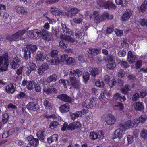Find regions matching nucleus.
Here are the masks:
<instances>
[{"mask_svg": "<svg viewBox=\"0 0 147 147\" xmlns=\"http://www.w3.org/2000/svg\"><path fill=\"white\" fill-rule=\"evenodd\" d=\"M59 109L61 113H66L69 111L70 106L68 104H64L61 105L59 107Z\"/></svg>", "mask_w": 147, "mask_h": 147, "instance_id": "obj_26", "label": "nucleus"}, {"mask_svg": "<svg viewBox=\"0 0 147 147\" xmlns=\"http://www.w3.org/2000/svg\"><path fill=\"white\" fill-rule=\"evenodd\" d=\"M135 110L139 111H142L144 109V105L142 102H136L133 104Z\"/></svg>", "mask_w": 147, "mask_h": 147, "instance_id": "obj_25", "label": "nucleus"}, {"mask_svg": "<svg viewBox=\"0 0 147 147\" xmlns=\"http://www.w3.org/2000/svg\"><path fill=\"white\" fill-rule=\"evenodd\" d=\"M115 31L116 35L119 36H121L123 35V31L122 30L116 28L115 29Z\"/></svg>", "mask_w": 147, "mask_h": 147, "instance_id": "obj_58", "label": "nucleus"}, {"mask_svg": "<svg viewBox=\"0 0 147 147\" xmlns=\"http://www.w3.org/2000/svg\"><path fill=\"white\" fill-rule=\"evenodd\" d=\"M57 75L55 74H53L50 76L47 77L46 79V81L48 83H50L52 82H55L57 79Z\"/></svg>", "mask_w": 147, "mask_h": 147, "instance_id": "obj_33", "label": "nucleus"}, {"mask_svg": "<svg viewBox=\"0 0 147 147\" xmlns=\"http://www.w3.org/2000/svg\"><path fill=\"white\" fill-rule=\"evenodd\" d=\"M58 55V51L57 50H53L50 53V55L52 57H55Z\"/></svg>", "mask_w": 147, "mask_h": 147, "instance_id": "obj_54", "label": "nucleus"}, {"mask_svg": "<svg viewBox=\"0 0 147 147\" xmlns=\"http://www.w3.org/2000/svg\"><path fill=\"white\" fill-rule=\"evenodd\" d=\"M109 17V15L108 13L98 14L95 16L94 18V20L95 22L97 23L108 18Z\"/></svg>", "mask_w": 147, "mask_h": 147, "instance_id": "obj_14", "label": "nucleus"}, {"mask_svg": "<svg viewBox=\"0 0 147 147\" xmlns=\"http://www.w3.org/2000/svg\"><path fill=\"white\" fill-rule=\"evenodd\" d=\"M130 90V87L128 84H126L123 88L121 89L122 92L125 94H127Z\"/></svg>", "mask_w": 147, "mask_h": 147, "instance_id": "obj_37", "label": "nucleus"}, {"mask_svg": "<svg viewBox=\"0 0 147 147\" xmlns=\"http://www.w3.org/2000/svg\"><path fill=\"white\" fill-rule=\"evenodd\" d=\"M2 122L3 124L6 123L9 119V114L7 113H3L2 115Z\"/></svg>", "mask_w": 147, "mask_h": 147, "instance_id": "obj_38", "label": "nucleus"}, {"mask_svg": "<svg viewBox=\"0 0 147 147\" xmlns=\"http://www.w3.org/2000/svg\"><path fill=\"white\" fill-rule=\"evenodd\" d=\"M75 61L74 59L71 57H68L67 60H66V62L67 64H71L73 63H74Z\"/></svg>", "mask_w": 147, "mask_h": 147, "instance_id": "obj_60", "label": "nucleus"}, {"mask_svg": "<svg viewBox=\"0 0 147 147\" xmlns=\"http://www.w3.org/2000/svg\"><path fill=\"white\" fill-rule=\"evenodd\" d=\"M123 130L120 129H116L112 135V138L113 139L118 138L121 139L123 136Z\"/></svg>", "mask_w": 147, "mask_h": 147, "instance_id": "obj_21", "label": "nucleus"}, {"mask_svg": "<svg viewBox=\"0 0 147 147\" xmlns=\"http://www.w3.org/2000/svg\"><path fill=\"white\" fill-rule=\"evenodd\" d=\"M101 49L99 48H92L91 47L89 48V49L88 50V52L89 54H92L93 55H95L98 54L99 51Z\"/></svg>", "mask_w": 147, "mask_h": 147, "instance_id": "obj_27", "label": "nucleus"}, {"mask_svg": "<svg viewBox=\"0 0 147 147\" xmlns=\"http://www.w3.org/2000/svg\"><path fill=\"white\" fill-rule=\"evenodd\" d=\"M139 120L141 123H143V122L147 119V116L145 114H142L140 117L139 118Z\"/></svg>", "mask_w": 147, "mask_h": 147, "instance_id": "obj_52", "label": "nucleus"}, {"mask_svg": "<svg viewBox=\"0 0 147 147\" xmlns=\"http://www.w3.org/2000/svg\"><path fill=\"white\" fill-rule=\"evenodd\" d=\"M132 11L130 9H127L121 16V19L123 21H127L132 16Z\"/></svg>", "mask_w": 147, "mask_h": 147, "instance_id": "obj_16", "label": "nucleus"}, {"mask_svg": "<svg viewBox=\"0 0 147 147\" xmlns=\"http://www.w3.org/2000/svg\"><path fill=\"white\" fill-rule=\"evenodd\" d=\"M37 49V46L35 45L29 44L27 45L22 50L24 53V57L26 60L31 57V53L34 54Z\"/></svg>", "mask_w": 147, "mask_h": 147, "instance_id": "obj_2", "label": "nucleus"}, {"mask_svg": "<svg viewBox=\"0 0 147 147\" xmlns=\"http://www.w3.org/2000/svg\"><path fill=\"white\" fill-rule=\"evenodd\" d=\"M45 58V56L43 53H38L36 56V59L38 61H43Z\"/></svg>", "mask_w": 147, "mask_h": 147, "instance_id": "obj_40", "label": "nucleus"}, {"mask_svg": "<svg viewBox=\"0 0 147 147\" xmlns=\"http://www.w3.org/2000/svg\"><path fill=\"white\" fill-rule=\"evenodd\" d=\"M89 74L88 72H86L83 75L84 81V82L86 83L88 80L89 79Z\"/></svg>", "mask_w": 147, "mask_h": 147, "instance_id": "obj_53", "label": "nucleus"}, {"mask_svg": "<svg viewBox=\"0 0 147 147\" xmlns=\"http://www.w3.org/2000/svg\"><path fill=\"white\" fill-rule=\"evenodd\" d=\"M69 73V75H71L73 76H75L78 77L81 76L82 74V72L79 69H70Z\"/></svg>", "mask_w": 147, "mask_h": 147, "instance_id": "obj_23", "label": "nucleus"}, {"mask_svg": "<svg viewBox=\"0 0 147 147\" xmlns=\"http://www.w3.org/2000/svg\"><path fill=\"white\" fill-rule=\"evenodd\" d=\"M44 131L39 130L36 133L38 138L40 141H43L44 140Z\"/></svg>", "mask_w": 147, "mask_h": 147, "instance_id": "obj_39", "label": "nucleus"}, {"mask_svg": "<svg viewBox=\"0 0 147 147\" xmlns=\"http://www.w3.org/2000/svg\"><path fill=\"white\" fill-rule=\"evenodd\" d=\"M95 85L97 86L102 88L103 87L105 84L103 81H100L98 80L96 82Z\"/></svg>", "mask_w": 147, "mask_h": 147, "instance_id": "obj_51", "label": "nucleus"}, {"mask_svg": "<svg viewBox=\"0 0 147 147\" xmlns=\"http://www.w3.org/2000/svg\"><path fill=\"white\" fill-rule=\"evenodd\" d=\"M89 72L92 76L95 77L99 74V69L97 68H92L90 69Z\"/></svg>", "mask_w": 147, "mask_h": 147, "instance_id": "obj_35", "label": "nucleus"}, {"mask_svg": "<svg viewBox=\"0 0 147 147\" xmlns=\"http://www.w3.org/2000/svg\"><path fill=\"white\" fill-rule=\"evenodd\" d=\"M61 26L63 32L65 34L67 35V36H65L63 37H62V36H61V38L63 39L64 40H65L66 41L71 42H74L75 41L74 39L71 37L70 36H73L74 35H75L76 38L82 39V37L81 35V32H79L78 33H77V32H76L74 33L73 31L67 28L65 24L62 23Z\"/></svg>", "mask_w": 147, "mask_h": 147, "instance_id": "obj_1", "label": "nucleus"}, {"mask_svg": "<svg viewBox=\"0 0 147 147\" xmlns=\"http://www.w3.org/2000/svg\"><path fill=\"white\" fill-rule=\"evenodd\" d=\"M44 105L46 109H50L51 108V104L49 100L45 99L43 102Z\"/></svg>", "mask_w": 147, "mask_h": 147, "instance_id": "obj_44", "label": "nucleus"}, {"mask_svg": "<svg viewBox=\"0 0 147 147\" xmlns=\"http://www.w3.org/2000/svg\"><path fill=\"white\" fill-rule=\"evenodd\" d=\"M36 82L33 81H30L28 82L27 85V88L28 90H32L34 88L33 85L34 86Z\"/></svg>", "mask_w": 147, "mask_h": 147, "instance_id": "obj_47", "label": "nucleus"}, {"mask_svg": "<svg viewBox=\"0 0 147 147\" xmlns=\"http://www.w3.org/2000/svg\"><path fill=\"white\" fill-rule=\"evenodd\" d=\"M57 98L61 101L68 103H71L72 102V98L65 94L63 93L59 95Z\"/></svg>", "mask_w": 147, "mask_h": 147, "instance_id": "obj_9", "label": "nucleus"}, {"mask_svg": "<svg viewBox=\"0 0 147 147\" xmlns=\"http://www.w3.org/2000/svg\"><path fill=\"white\" fill-rule=\"evenodd\" d=\"M37 67L35 63L33 62H30L28 64L27 70L26 72V74L27 76H29L32 71L36 70Z\"/></svg>", "mask_w": 147, "mask_h": 147, "instance_id": "obj_15", "label": "nucleus"}, {"mask_svg": "<svg viewBox=\"0 0 147 147\" xmlns=\"http://www.w3.org/2000/svg\"><path fill=\"white\" fill-rule=\"evenodd\" d=\"M94 103L96 105V103H95L94 98H90V99H87L84 102L83 105V107L84 108L89 109L92 107Z\"/></svg>", "mask_w": 147, "mask_h": 147, "instance_id": "obj_12", "label": "nucleus"}, {"mask_svg": "<svg viewBox=\"0 0 147 147\" xmlns=\"http://www.w3.org/2000/svg\"><path fill=\"white\" fill-rule=\"evenodd\" d=\"M59 125L58 122L56 121L51 122L49 125V127L51 129H54L57 128V127Z\"/></svg>", "mask_w": 147, "mask_h": 147, "instance_id": "obj_45", "label": "nucleus"}, {"mask_svg": "<svg viewBox=\"0 0 147 147\" xmlns=\"http://www.w3.org/2000/svg\"><path fill=\"white\" fill-rule=\"evenodd\" d=\"M89 136L90 139L94 141L95 140L98 139V136L97 132L94 131L90 132Z\"/></svg>", "mask_w": 147, "mask_h": 147, "instance_id": "obj_36", "label": "nucleus"}, {"mask_svg": "<svg viewBox=\"0 0 147 147\" xmlns=\"http://www.w3.org/2000/svg\"><path fill=\"white\" fill-rule=\"evenodd\" d=\"M140 96L139 93H134L132 98V100L134 101H136L139 98Z\"/></svg>", "mask_w": 147, "mask_h": 147, "instance_id": "obj_61", "label": "nucleus"}, {"mask_svg": "<svg viewBox=\"0 0 147 147\" xmlns=\"http://www.w3.org/2000/svg\"><path fill=\"white\" fill-rule=\"evenodd\" d=\"M16 12L18 14L24 15L28 13L27 9L25 7L20 5H17L15 7Z\"/></svg>", "mask_w": 147, "mask_h": 147, "instance_id": "obj_13", "label": "nucleus"}, {"mask_svg": "<svg viewBox=\"0 0 147 147\" xmlns=\"http://www.w3.org/2000/svg\"><path fill=\"white\" fill-rule=\"evenodd\" d=\"M40 32V36L45 41L49 42L53 40V37L51 34L46 30L43 29Z\"/></svg>", "mask_w": 147, "mask_h": 147, "instance_id": "obj_6", "label": "nucleus"}, {"mask_svg": "<svg viewBox=\"0 0 147 147\" xmlns=\"http://www.w3.org/2000/svg\"><path fill=\"white\" fill-rule=\"evenodd\" d=\"M100 6L104 7L105 8H110L113 7V6L116 7L115 6L111 3H110L109 1L105 2L102 0H101L99 4Z\"/></svg>", "mask_w": 147, "mask_h": 147, "instance_id": "obj_22", "label": "nucleus"}, {"mask_svg": "<svg viewBox=\"0 0 147 147\" xmlns=\"http://www.w3.org/2000/svg\"><path fill=\"white\" fill-rule=\"evenodd\" d=\"M40 32L36 30H30L28 32L29 38L32 39H37L40 36Z\"/></svg>", "mask_w": 147, "mask_h": 147, "instance_id": "obj_8", "label": "nucleus"}, {"mask_svg": "<svg viewBox=\"0 0 147 147\" xmlns=\"http://www.w3.org/2000/svg\"><path fill=\"white\" fill-rule=\"evenodd\" d=\"M118 63L123 68H126L129 66L127 62L125 61L119 60L118 62Z\"/></svg>", "mask_w": 147, "mask_h": 147, "instance_id": "obj_41", "label": "nucleus"}, {"mask_svg": "<svg viewBox=\"0 0 147 147\" xmlns=\"http://www.w3.org/2000/svg\"><path fill=\"white\" fill-rule=\"evenodd\" d=\"M140 24L142 26H146L147 27V20L145 19H142L140 20Z\"/></svg>", "mask_w": 147, "mask_h": 147, "instance_id": "obj_62", "label": "nucleus"}, {"mask_svg": "<svg viewBox=\"0 0 147 147\" xmlns=\"http://www.w3.org/2000/svg\"><path fill=\"white\" fill-rule=\"evenodd\" d=\"M117 83L115 79H113L111 80V82H110L109 83H108L110 88L111 89L112 87L114 86Z\"/></svg>", "mask_w": 147, "mask_h": 147, "instance_id": "obj_59", "label": "nucleus"}, {"mask_svg": "<svg viewBox=\"0 0 147 147\" xmlns=\"http://www.w3.org/2000/svg\"><path fill=\"white\" fill-rule=\"evenodd\" d=\"M127 42V40H124L121 42V45L123 48L126 49L129 47V44Z\"/></svg>", "mask_w": 147, "mask_h": 147, "instance_id": "obj_57", "label": "nucleus"}, {"mask_svg": "<svg viewBox=\"0 0 147 147\" xmlns=\"http://www.w3.org/2000/svg\"><path fill=\"white\" fill-rule=\"evenodd\" d=\"M131 123L130 120H128L124 124H121L120 125V127L123 128L124 130L128 129L130 127Z\"/></svg>", "mask_w": 147, "mask_h": 147, "instance_id": "obj_34", "label": "nucleus"}, {"mask_svg": "<svg viewBox=\"0 0 147 147\" xmlns=\"http://www.w3.org/2000/svg\"><path fill=\"white\" fill-rule=\"evenodd\" d=\"M116 4L121 5V6H126L127 2L126 0H115Z\"/></svg>", "mask_w": 147, "mask_h": 147, "instance_id": "obj_46", "label": "nucleus"}, {"mask_svg": "<svg viewBox=\"0 0 147 147\" xmlns=\"http://www.w3.org/2000/svg\"><path fill=\"white\" fill-rule=\"evenodd\" d=\"M49 67V66L46 63H44L39 67L38 71V73L40 75H42L44 72L47 70Z\"/></svg>", "mask_w": 147, "mask_h": 147, "instance_id": "obj_24", "label": "nucleus"}, {"mask_svg": "<svg viewBox=\"0 0 147 147\" xmlns=\"http://www.w3.org/2000/svg\"><path fill=\"white\" fill-rule=\"evenodd\" d=\"M82 113L81 111H77L73 113L71 116V119L74 121L75 119L82 116Z\"/></svg>", "mask_w": 147, "mask_h": 147, "instance_id": "obj_43", "label": "nucleus"}, {"mask_svg": "<svg viewBox=\"0 0 147 147\" xmlns=\"http://www.w3.org/2000/svg\"><path fill=\"white\" fill-rule=\"evenodd\" d=\"M67 76V82L69 85L71 86L74 88L78 89L80 87V82L74 76L69 75Z\"/></svg>", "mask_w": 147, "mask_h": 147, "instance_id": "obj_4", "label": "nucleus"}, {"mask_svg": "<svg viewBox=\"0 0 147 147\" xmlns=\"http://www.w3.org/2000/svg\"><path fill=\"white\" fill-rule=\"evenodd\" d=\"M6 7L5 5L0 4V16L6 19L8 17L9 15L6 12Z\"/></svg>", "mask_w": 147, "mask_h": 147, "instance_id": "obj_17", "label": "nucleus"}, {"mask_svg": "<svg viewBox=\"0 0 147 147\" xmlns=\"http://www.w3.org/2000/svg\"><path fill=\"white\" fill-rule=\"evenodd\" d=\"M142 65V61L141 60L137 61L135 64V68L137 69H140Z\"/></svg>", "mask_w": 147, "mask_h": 147, "instance_id": "obj_55", "label": "nucleus"}, {"mask_svg": "<svg viewBox=\"0 0 147 147\" xmlns=\"http://www.w3.org/2000/svg\"><path fill=\"white\" fill-rule=\"evenodd\" d=\"M43 93L47 95H50L52 93V90L49 88H47L46 87L44 86L43 89Z\"/></svg>", "mask_w": 147, "mask_h": 147, "instance_id": "obj_49", "label": "nucleus"}, {"mask_svg": "<svg viewBox=\"0 0 147 147\" xmlns=\"http://www.w3.org/2000/svg\"><path fill=\"white\" fill-rule=\"evenodd\" d=\"M141 136L144 139H147V132L145 130H143L141 131Z\"/></svg>", "mask_w": 147, "mask_h": 147, "instance_id": "obj_64", "label": "nucleus"}, {"mask_svg": "<svg viewBox=\"0 0 147 147\" xmlns=\"http://www.w3.org/2000/svg\"><path fill=\"white\" fill-rule=\"evenodd\" d=\"M70 125V129L71 130H74L75 129L79 128L81 126V123L80 122L78 121L71 123Z\"/></svg>", "mask_w": 147, "mask_h": 147, "instance_id": "obj_30", "label": "nucleus"}, {"mask_svg": "<svg viewBox=\"0 0 147 147\" xmlns=\"http://www.w3.org/2000/svg\"><path fill=\"white\" fill-rule=\"evenodd\" d=\"M135 56L133 55L132 52L129 51L127 54V60L129 63L130 64L133 63L135 60Z\"/></svg>", "mask_w": 147, "mask_h": 147, "instance_id": "obj_28", "label": "nucleus"}, {"mask_svg": "<svg viewBox=\"0 0 147 147\" xmlns=\"http://www.w3.org/2000/svg\"><path fill=\"white\" fill-rule=\"evenodd\" d=\"M116 121L115 119L113 116H109L106 119V123L109 125H111L115 123Z\"/></svg>", "mask_w": 147, "mask_h": 147, "instance_id": "obj_31", "label": "nucleus"}, {"mask_svg": "<svg viewBox=\"0 0 147 147\" xmlns=\"http://www.w3.org/2000/svg\"><path fill=\"white\" fill-rule=\"evenodd\" d=\"M113 99L116 100H119L121 102H124L126 98L125 96H121L119 93L117 92L114 95Z\"/></svg>", "mask_w": 147, "mask_h": 147, "instance_id": "obj_29", "label": "nucleus"}, {"mask_svg": "<svg viewBox=\"0 0 147 147\" xmlns=\"http://www.w3.org/2000/svg\"><path fill=\"white\" fill-rule=\"evenodd\" d=\"M26 108L28 110L36 111L40 109V106L37 102H31L26 105Z\"/></svg>", "mask_w": 147, "mask_h": 147, "instance_id": "obj_7", "label": "nucleus"}, {"mask_svg": "<svg viewBox=\"0 0 147 147\" xmlns=\"http://www.w3.org/2000/svg\"><path fill=\"white\" fill-rule=\"evenodd\" d=\"M70 124L68 125L67 122H64L63 127H61V130L63 131H65L66 130H70Z\"/></svg>", "mask_w": 147, "mask_h": 147, "instance_id": "obj_48", "label": "nucleus"}, {"mask_svg": "<svg viewBox=\"0 0 147 147\" xmlns=\"http://www.w3.org/2000/svg\"><path fill=\"white\" fill-rule=\"evenodd\" d=\"M50 11L51 13L53 15H63L64 14V13L63 12L61 11L59 9L56 8L54 7H51Z\"/></svg>", "mask_w": 147, "mask_h": 147, "instance_id": "obj_18", "label": "nucleus"}, {"mask_svg": "<svg viewBox=\"0 0 147 147\" xmlns=\"http://www.w3.org/2000/svg\"><path fill=\"white\" fill-rule=\"evenodd\" d=\"M61 62L59 58L57 56L54 59L50 60V63L52 65H57Z\"/></svg>", "mask_w": 147, "mask_h": 147, "instance_id": "obj_42", "label": "nucleus"}, {"mask_svg": "<svg viewBox=\"0 0 147 147\" xmlns=\"http://www.w3.org/2000/svg\"><path fill=\"white\" fill-rule=\"evenodd\" d=\"M25 93L23 92H20L17 95V97L19 99H22L24 98L25 96Z\"/></svg>", "mask_w": 147, "mask_h": 147, "instance_id": "obj_63", "label": "nucleus"}, {"mask_svg": "<svg viewBox=\"0 0 147 147\" xmlns=\"http://www.w3.org/2000/svg\"><path fill=\"white\" fill-rule=\"evenodd\" d=\"M98 139L100 140H102L104 137V133L102 131H99L97 132Z\"/></svg>", "mask_w": 147, "mask_h": 147, "instance_id": "obj_50", "label": "nucleus"}, {"mask_svg": "<svg viewBox=\"0 0 147 147\" xmlns=\"http://www.w3.org/2000/svg\"><path fill=\"white\" fill-rule=\"evenodd\" d=\"M5 90L6 92L9 94H12L16 90L14 85L12 83L7 85L5 87Z\"/></svg>", "mask_w": 147, "mask_h": 147, "instance_id": "obj_19", "label": "nucleus"}, {"mask_svg": "<svg viewBox=\"0 0 147 147\" xmlns=\"http://www.w3.org/2000/svg\"><path fill=\"white\" fill-rule=\"evenodd\" d=\"M27 139L29 144L32 146L37 147L39 144L38 140L37 138H34L32 135L28 136L27 137Z\"/></svg>", "mask_w": 147, "mask_h": 147, "instance_id": "obj_11", "label": "nucleus"}, {"mask_svg": "<svg viewBox=\"0 0 147 147\" xmlns=\"http://www.w3.org/2000/svg\"><path fill=\"white\" fill-rule=\"evenodd\" d=\"M26 32V30L25 29L22 30H19L15 34L12 35H8L6 38L8 40L10 41H15L19 38L20 37H22Z\"/></svg>", "mask_w": 147, "mask_h": 147, "instance_id": "obj_5", "label": "nucleus"}, {"mask_svg": "<svg viewBox=\"0 0 147 147\" xmlns=\"http://www.w3.org/2000/svg\"><path fill=\"white\" fill-rule=\"evenodd\" d=\"M116 63L114 60L113 56L111 55L108 58V63L107 64V68L109 70H112L116 67Z\"/></svg>", "mask_w": 147, "mask_h": 147, "instance_id": "obj_10", "label": "nucleus"}, {"mask_svg": "<svg viewBox=\"0 0 147 147\" xmlns=\"http://www.w3.org/2000/svg\"><path fill=\"white\" fill-rule=\"evenodd\" d=\"M34 88L35 91L37 92H40L41 90V86L38 83H35Z\"/></svg>", "mask_w": 147, "mask_h": 147, "instance_id": "obj_56", "label": "nucleus"}, {"mask_svg": "<svg viewBox=\"0 0 147 147\" xmlns=\"http://www.w3.org/2000/svg\"><path fill=\"white\" fill-rule=\"evenodd\" d=\"M58 137V135L57 134L52 135L47 138L48 142L49 143H51L53 142L57 141Z\"/></svg>", "mask_w": 147, "mask_h": 147, "instance_id": "obj_32", "label": "nucleus"}, {"mask_svg": "<svg viewBox=\"0 0 147 147\" xmlns=\"http://www.w3.org/2000/svg\"><path fill=\"white\" fill-rule=\"evenodd\" d=\"M8 54L7 52L5 51L0 56V72L6 71L9 65Z\"/></svg>", "mask_w": 147, "mask_h": 147, "instance_id": "obj_3", "label": "nucleus"}, {"mask_svg": "<svg viewBox=\"0 0 147 147\" xmlns=\"http://www.w3.org/2000/svg\"><path fill=\"white\" fill-rule=\"evenodd\" d=\"M79 12L78 9L76 8H72L65 13V15L68 17H72Z\"/></svg>", "mask_w": 147, "mask_h": 147, "instance_id": "obj_20", "label": "nucleus"}]
</instances>
